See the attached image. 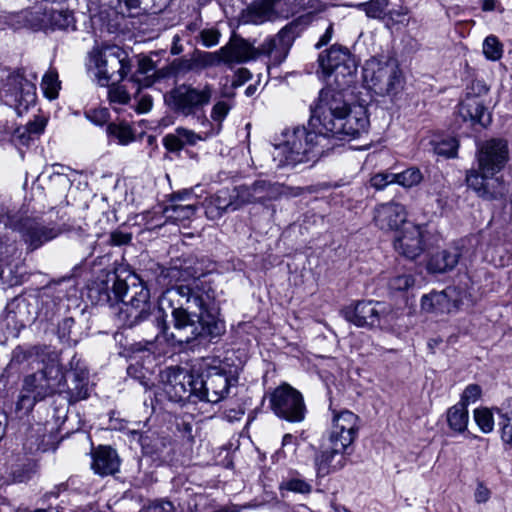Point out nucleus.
Listing matches in <instances>:
<instances>
[{
    "instance_id": "obj_1",
    "label": "nucleus",
    "mask_w": 512,
    "mask_h": 512,
    "mask_svg": "<svg viewBox=\"0 0 512 512\" xmlns=\"http://www.w3.org/2000/svg\"><path fill=\"white\" fill-rule=\"evenodd\" d=\"M369 119L363 106L349 107L342 92L323 89L309 120V129H287L282 143L274 146L279 166L315 162L329 151L332 139L350 140L367 132Z\"/></svg>"
},
{
    "instance_id": "obj_2",
    "label": "nucleus",
    "mask_w": 512,
    "mask_h": 512,
    "mask_svg": "<svg viewBox=\"0 0 512 512\" xmlns=\"http://www.w3.org/2000/svg\"><path fill=\"white\" fill-rule=\"evenodd\" d=\"M215 298L211 285L200 279L180 284L165 291L159 301V309H171L174 331L170 336L176 343H190L200 337L216 338L225 332V323L208 310Z\"/></svg>"
},
{
    "instance_id": "obj_3",
    "label": "nucleus",
    "mask_w": 512,
    "mask_h": 512,
    "mask_svg": "<svg viewBox=\"0 0 512 512\" xmlns=\"http://www.w3.org/2000/svg\"><path fill=\"white\" fill-rule=\"evenodd\" d=\"M105 290H99V302L117 304L116 317L126 327H133L146 320L154 306L150 301L149 289L135 275L122 280L117 275L108 278Z\"/></svg>"
},
{
    "instance_id": "obj_4",
    "label": "nucleus",
    "mask_w": 512,
    "mask_h": 512,
    "mask_svg": "<svg viewBox=\"0 0 512 512\" xmlns=\"http://www.w3.org/2000/svg\"><path fill=\"white\" fill-rule=\"evenodd\" d=\"M509 147L504 139L492 138L478 145L477 169L468 171L467 185L483 199L502 198L506 188L501 177H495L509 161Z\"/></svg>"
},
{
    "instance_id": "obj_5",
    "label": "nucleus",
    "mask_w": 512,
    "mask_h": 512,
    "mask_svg": "<svg viewBox=\"0 0 512 512\" xmlns=\"http://www.w3.org/2000/svg\"><path fill=\"white\" fill-rule=\"evenodd\" d=\"M298 24L291 22L283 27L276 36L266 39L260 47L255 48L243 38L233 36L220 48L224 64H240L261 55L269 58L273 65L281 64L297 36Z\"/></svg>"
},
{
    "instance_id": "obj_6",
    "label": "nucleus",
    "mask_w": 512,
    "mask_h": 512,
    "mask_svg": "<svg viewBox=\"0 0 512 512\" xmlns=\"http://www.w3.org/2000/svg\"><path fill=\"white\" fill-rule=\"evenodd\" d=\"M214 92V86L209 83H182L168 91L164 101L175 114L195 118L206 127L210 125V120L204 114V108L210 104Z\"/></svg>"
},
{
    "instance_id": "obj_7",
    "label": "nucleus",
    "mask_w": 512,
    "mask_h": 512,
    "mask_svg": "<svg viewBox=\"0 0 512 512\" xmlns=\"http://www.w3.org/2000/svg\"><path fill=\"white\" fill-rule=\"evenodd\" d=\"M64 380L65 375L57 356L49 357L41 371L25 377L17 409L30 411L37 401L60 391Z\"/></svg>"
},
{
    "instance_id": "obj_8",
    "label": "nucleus",
    "mask_w": 512,
    "mask_h": 512,
    "mask_svg": "<svg viewBox=\"0 0 512 512\" xmlns=\"http://www.w3.org/2000/svg\"><path fill=\"white\" fill-rule=\"evenodd\" d=\"M366 87L379 96L394 98L404 89V77L396 59L372 57L363 67Z\"/></svg>"
},
{
    "instance_id": "obj_9",
    "label": "nucleus",
    "mask_w": 512,
    "mask_h": 512,
    "mask_svg": "<svg viewBox=\"0 0 512 512\" xmlns=\"http://www.w3.org/2000/svg\"><path fill=\"white\" fill-rule=\"evenodd\" d=\"M90 61L100 86H108L110 82H121L132 68L127 53L116 45L94 48L90 53Z\"/></svg>"
},
{
    "instance_id": "obj_10",
    "label": "nucleus",
    "mask_w": 512,
    "mask_h": 512,
    "mask_svg": "<svg viewBox=\"0 0 512 512\" xmlns=\"http://www.w3.org/2000/svg\"><path fill=\"white\" fill-rule=\"evenodd\" d=\"M319 64L330 84H335L342 92L355 78L357 62L351 52L343 46L333 45L319 56Z\"/></svg>"
},
{
    "instance_id": "obj_11",
    "label": "nucleus",
    "mask_w": 512,
    "mask_h": 512,
    "mask_svg": "<svg viewBox=\"0 0 512 512\" xmlns=\"http://www.w3.org/2000/svg\"><path fill=\"white\" fill-rule=\"evenodd\" d=\"M0 99L20 116L35 104L36 87L21 74L0 68Z\"/></svg>"
},
{
    "instance_id": "obj_12",
    "label": "nucleus",
    "mask_w": 512,
    "mask_h": 512,
    "mask_svg": "<svg viewBox=\"0 0 512 512\" xmlns=\"http://www.w3.org/2000/svg\"><path fill=\"white\" fill-rule=\"evenodd\" d=\"M194 383L195 397L209 403L223 400L232 386L238 382L237 376L221 367H209L201 375H197Z\"/></svg>"
},
{
    "instance_id": "obj_13",
    "label": "nucleus",
    "mask_w": 512,
    "mask_h": 512,
    "mask_svg": "<svg viewBox=\"0 0 512 512\" xmlns=\"http://www.w3.org/2000/svg\"><path fill=\"white\" fill-rule=\"evenodd\" d=\"M272 411L281 419L301 422L305 418L306 407L302 394L288 384L277 387L269 396Z\"/></svg>"
},
{
    "instance_id": "obj_14",
    "label": "nucleus",
    "mask_w": 512,
    "mask_h": 512,
    "mask_svg": "<svg viewBox=\"0 0 512 512\" xmlns=\"http://www.w3.org/2000/svg\"><path fill=\"white\" fill-rule=\"evenodd\" d=\"M345 318L358 327L386 325L391 320V310L377 301H359L344 310Z\"/></svg>"
},
{
    "instance_id": "obj_15",
    "label": "nucleus",
    "mask_w": 512,
    "mask_h": 512,
    "mask_svg": "<svg viewBox=\"0 0 512 512\" xmlns=\"http://www.w3.org/2000/svg\"><path fill=\"white\" fill-rule=\"evenodd\" d=\"M191 193L188 191L177 192L172 196V204L166 206L161 212L154 213L151 220H147L149 229L160 228L165 222L179 223L190 219L196 211V204L190 202Z\"/></svg>"
},
{
    "instance_id": "obj_16",
    "label": "nucleus",
    "mask_w": 512,
    "mask_h": 512,
    "mask_svg": "<svg viewBox=\"0 0 512 512\" xmlns=\"http://www.w3.org/2000/svg\"><path fill=\"white\" fill-rule=\"evenodd\" d=\"M163 392L172 402H182L195 396L196 377L184 369L169 367L161 374Z\"/></svg>"
},
{
    "instance_id": "obj_17",
    "label": "nucleus",
    "mask_w": 512,
    "mask_h": 512,
    "mask_svg": "<svg viewBox=\"0 0 512 512\" xmlns=\"http://www.w3.org/2000/svg\"><path fill=\"white\" fill-rule=\"evenodd\" d=\"M467 293L459 287H447L439 292H431L421 299V308L425 312L449 314L458 311L464 303Z\"/></svg>"
},
{
    "instance_id": "obj_18",
    "label": "nucleus",
    "mask_w": 512,
    "mask_h": 512,
    "mask_svg": "<svg viewBox=\"0 0 512 512\" xmlns=\"http://www.w3.org/2000/svg\"><path fill=\"white\" fill-rule=\"evenodd\" d=\"M358 420V416L348 410L335 413L328 442L341 449H347L356 439Z\"/></svg>"
},
{
    "instance_id": "obj_19",
    "label": "nucleus",
    "mask_w": 512,
    "mask_h": 512,
    "mask_svg": "<svg viewBox=\"0 0 512 512\" xmlns=\"http://www.w3.org/2000/svg\"><path fill=\"white\" fill-rule=\"evenodd\" d=\"M27 21L36 30H66L75 27L73 14L63 9H39L29 13Z\"/></svg>"
},
{
    "instance_id": "obj_20",
    "label": "nucleus",
    "mask_w": 512,
    "mask_h": 512,
    "mask_svg": "<svg viewBox=\"0 0 512 512\" xmlns=\"http://www.w3.org/2000/svg\"><path fill=\"white\" fill-rule=\"evenodd\" d=\"M394 249L408 259H415L422 254L425 247L424 231L421 226L406 223L394 238Z\"/></svg>"
},
{
    "instance_id": "obj_21",
    "label": "nucleus",
    "mask_w": 512,
    "mask_h": 512,
    "mask_svg": "<svg viewBox=\"0 0 512 512\" xmlns=\"http://www.w3.org/2000/svg\"><path fill=\"white\" fill-rule=\"evenodd\" d=\"M17 229L31 250L39 248L60 233L54 224H45L40 220L30 218L22 220Z\"/></svg>"
},
{
    "instance_id": "obj_22",
    "label": "nucleus",
    "mask_w": 512,
    "mask_h": 512,
    "mask_svg": "<svg viewBox=\"0 0 512 512\" xmlns=\"http://www.w3.org/2000/svg\"><path fill=\"white\" fill-rule=\"evenodd\" d=\"M405 207L396 202L383 203L378 205L374 210L375 225L383 231H399V227H403L407 220Z\"/></svg>"
},
{
    "instance_id": "obj_23",
    "label": "nucleus",
    "mask_w": 512,
    "mask_h": 512,
    "mask_svg": "<svg viewBox=\"0 0 512 512\" xmlns=\"http://www.w3.org/2000/svg\"><path fill=\"white\" fill-rule=\"evenodd\" d=\"M346 449H341L328 442L315 456L314 466L318 477H325L342 469L346 464Z\"/></svg>"
},
{
    "instance_id": "obj_24",
    "label": "nucleus",
    "mask_w": 512,
    "mask_h": 512,
    "mask_svg": "<svg viewBox=\"0 0 512 512\" xmlns=\"http://www.w3.org/2000/svg\"><path fill=\"white\" fill-rule=\"evenodd\" d=\"M458 114L463 121H469L472 125L487 126L491 122V115L479 95L467 93L459 104Z\"/></svg>"
},
{
    "instance_id": "obj_25",
    "label": "nucleus",
    "mask_w": 512,
    "mask_h": 512,
    "mask_svg": "<svg viewBox=\"0 0 512 512\" xmlns=\"http://www.w3.org/2000/svg\"><path fill=\"white\" fill-rule=\"evenodd\" d=\"M279 0H255L241 14L244 24H263L276 16L275 4Z\"/></svg>"
},
{
    "instance_id": "obj_26",
    "label": "nucleus",
    "mask_w": 512,
    "mask_h": 512,
    "mask_svg": "<svg viewBox=\"0 0 512 512\" xmlns=\"http://www.w3.org/2000/svg\"><path fill=\"white\" fill-rule=\"evenodd\" d=\"M119 464L118 455L111 447L100 446L92 454L91 467L101 476L114 474L118 471Z\"/></svg>"
},
{
    "instance_id": "obj_27",
    "label": "nucleus",
    "mask_w": 512,
    "mask_h": 512,
    "mask_svg": "<svg viewBox=\"0 0 512 512\" xmlns=\"http://www.w3.org/2000/svg\"><path fill=\"white\" fill-rule=\"evenodd\" d=\"M234 204L232 192L228 189H221L205 199L203 206L206 217L210 220H217L229 209L235 211Z\"/></svg>"
},
{
    "instance_id": "obj_28",
    "label": "nucleus",
    "mask_w": 512,
    "mask_h": 512,
    "mask_svg": "<svg viewBox=\"0 0 512 512\" xmlns=\"http://www.w3.org/2000/svg\"><path fill=\"white\" fill-rule=\"evenodd\" d=\"M461 256L456 246L443 249L433 254L428 261L427 269L432 273H444L455 268Z\"/></svg>"
},
{
    "instance_id": "obj_29",
    "label": "nucleus",
    "mask_w": 512,
    "mask_h": 512,
    "mask_svg": "<svg viewBox=\"0 0 512 512\" xmlns=\"http://www.w3.org/2000/svg\"><path fill=\"white\" fill-rule=\"evenodd\" d=\"M165 75L162 70L156 71V65L150 57L144 56L138 60V67L136 73L131 77V81L149 87L156 79Z\"/></svg>"
},
{
    "instance_id": "obj_30",
    "label": "nucleus",
    "mask_w": 512,
    "mask_h": 512,
    "mask_svg": "<svg viewBox=\"0 0 512 512\" xmlns=\"http://www.w3.org/2000/svg\"><path fill=\"white\" fill-rule=\"evenodd\" d=\"M446 417L448 426L452 431L459 434L466 432L469 423V413L463 403H457L449 408Z\"/></svg>"
},
{
    "instance_id": "obj_31",
    "label": "nucleus",
    "mask_w": 512,
    "mask_h": 512,
    "mask_svg": "<svg viewBox=\"0 0 512 512\" xmlns=\"http://www.w3.org/2000/svg\"><path fill=\"white\" fill-rule=\"evenodd\" d=\"M253 190L257 203L264 204L267 201L278 199L283 193V187L279 183L267 180H256L253 182Z\"/></svg>"
},
{
    "instance_id": "obj_32",
    "label": "nucleus",
    "mask_w": 512,
    "mask_h": 512,
    "mask_svg": "<svg viewBox=\"0 0 512 512\" xmlns=\"http://www.w3.org/2000/svg\"><path fill=\"white\" fill-rule=\"evenodd\" d=\"M499 415L501 427V438L507 443H512V398L505 400L500 407L495 409Z\"/></svg>"
},
{
    "instance_id": "obj_33",
    "label": "nucleus",
    "mask_w": 512,
    "mask_h": 512,
    "mask_svg": "<svg viewBox=\"0 0 512 512\" xmlns=\"http://www.w3.org/2000/svg\"><path fill=\"white\" fill-rule=\"evenodd\" d=\"M231 108V103L226 100H219L212 106L210 118L213 122L216 123V126L214 128L212 123L210 122L209 126L211 127V130L208 131L209 133H213V135H216L221 131L222 123L229 114Z\"/></svg>"
},
{
    "instance_id": "obj_34",
    "label": "nucleus",
    "mask_w": 512,
    "mask_h": 512,
    "mask_svg": "<svg viewBox=\"0 0 512 512\" xmlns=\"http://www.w3.org/2000/svg\"><path fill=\"white\" fill-rule=\"evenodd\" d=\"M193 62L196 69H206L208 67L218 66L223 63L220 49L216 52H206L196 50L193 54Z\"/></svg>"
},
{
    "instance_id": "obj_35",
    "label": "nucleus",
    "mask_w": 512,
    "mask_h": 512,
    "mask_svg": "<svg viewBox=\"0 0 512 512\" xmlns=\"http://www.w3.org/2000/svg\"><path fill=\"white\" fill-rule=\"evenodd\" d=\"M61 83L58 80V73L54 69L48 70L42 78L41 88L44 95L50 99H56L59 94Z\"/></svg>"
},
{
    "instance_id": "obj_36",
    "label": "nucleus",
    "mask_w": 512,
    "mask_h": 512,
    "mask_svg": "<svg viewBox=\"0 0 512 512\" xmlns=\"http://www.w3.org/2000/svg\"><path fill=\"white\" fill-rule=\"evenodd\" d=\"M232 195L235 202L234 210H237L246 204L257 203L255 192L253 190V183L251 185H241L235 187L232 191Z\"/></svg>"
},
{
    "instance_id": "obj_37",
    "label": "nucleus",
    "mask_w": 512,
    "mask_h": 512,
    "mask_svg": "<svg viewBox=\"0 0 512 512\" xmlns=\"http://www.w3.org/2000/svg\"><path fill=\"white\" fill-rule=\"evenodd\" d=\"M107 133L109 136L117 139L122 145H126L134 140V134L126 123H110L107 126Z\"/></svg>"
},
{
    "instance_id": "obj_38",
    "label": "nucleus",
    "mask_w": 512,
    "mask_h": 512,
    "mask_svg": "<svg viewBox=\"0 0 512 512\" xmlns=\"http://www.w3.org/2000/svg\"><path fill=\"white\" fill-rule=\"evenodd\" d=\"M394 176L395 183L406 188L418 185L423 179L421 171L415 167L408 168L401 173H394Z\"/></svg>"
},
{
    "instance_id": "obj_39",
    "label": "nucleus",
    "mask_w": 512,
    "mask_h": 512,
    "mask_svg": "<svg viewBox=\"0 0 512 512\" xmlns=\"http://www.w3.org/2000/svg\"><path fill=\"white\" fill-rule=\"evenodd\" d=\"M73 375L75 387L71 396L75 401L83 400L89 395L88 373L86 370H80L79 373H73Z\"/></svg>"
},
{
    "instance_id": "obj_40",
    "label": "nucleus",
    "mask_w": 512,
    "mask_h": 512,
    "mask_svg": "<svg viewBox=\"0 0 512 512\" xmlns=\"http://www.w3.org/2000/svg\"><path fill=\"white\" fill-rule=\"evenodd\" d=\"M483 53L489 60L496 61L502 57L503 46L494 35H489L483 42Z\"/></svg>"
},
{
    "instance_id": "obj_41",
    "label": "nucleus",
    "mask_w": 512,
    "mask_h": 512,
    "mask_svg": "<svg viewBox=\"0 0 512 512\" xmlns=\"http://www.w3.org/2000/svg\"><path fill=\"white\" fill-rule=\"evenodd\" d=\"M474 420L483 433H490L494 427V419L491 410L488 408H477L474 410Z\"/></svg>"
},
{
    "instance_id": "obj_42",
    "label": "nucleus",
    "mask_w": 512,
    "mask_h": 512,
    "mask_svg": "<svg viewBox=\"0 0 512 512\" xmlns=\"http://www.w3.org/2000/svg\"><path fill=\"white\" fill-rule=\"evenodd\" d=\"M176 131L178 133V137L182 142L183 147L186 145H196L199 141H204L208 137L213 135V133H209L208 131L204 132L203 134L196 133L195 131L184 127H178L176 128Z\"/></svg>"
},
{
    "instance_id": "obj_43",
    "label": "nucleus",
    "mask_w": 512,
    "mask_h": 512,
    "mask_svg": "<svg viewBox=\"0 0 512 512\" xmlns=\"http://www.w3.org/2000/svg\"><path fill=\"white\" fill-rule=\"evenodd\" d=\"M108 87V98L111 103L127 104L130 100V95L124 86L119 85V82H110Z\"/></svg>"
},
{
    "instance_id": "obj_44",
    "label": "nucleus",
    "mask_w": 512,
    "mask_h": 512,
    "mask_svg": "<svg viewBox=\"0 0 512 512\" xmlns=\"http://www.w3.org/2000/svg\"><path fill=\"white\" fill-rule=\"evenodd\" d=\"M387 5L388 0H370L369 2L358 4L357 7L364 10L370 18H380Z\"/></svg>"
},
{
    "instance_id": "obj_45",
    "label": "nucleus",
    "mask_w": 512,
    "mask_h": 512,
    "mask_svg": "<svg viewBox=\"0 0 512 512\" xmlns=\"http://www.w3.org/2000/svg\"><path fill=\"white\" fill-rule=\"evenodd\" d=\"M458 141L455 138H446L436 143L434 151L438 155L454 157L457 153Z\"/></svg>"
},
{
    "instance_id": "obj_46",
    "label": "nucleus",
    "mask_w": 512,
    "mask_h": 512,
    "mask_svg": "<svg viewBox=\"0 0 512 512\" xmlns=\"http://www.w3.org/2000/svg\"><path fill=\"white\" fill-rule=\"evenodd\" d=\"M414 285V278L409 274H400L392 277L389 287L395 291H405Z\"/></svg>"
},
{
    "instance_id": "obj_47",
    "label": "nucleus",
    "mask_w": 512,
    "mask_h": 512,
    "mask_svg": "<svg viewBox=\"0 0 512 512\" xmlns=\"http://www.w3.org/2000/svg\"><path fill=\"white\" fill-rule=\"evenodd\" d=\"M482 390L477 384L468 385L462 393L459 403H463L465 407L475 403L481 396Z\"/></svg>"
},
{
    "instance_id": "obj_48",
    "label": "nucleus",
    "mask_w": 512,
    "mask_h": 512,
    "mask_svg": "<svg viewBox=\"0 0 512 512\" xmlns=\"http://www.w3.org/2000/svg\"><path fill=\"white\" fill-rule=\"evenodd\" d=\"M395 183L394 173L382 172L375 174L370 179V184L377 190L384 189L387 185Z\"/></svg>"
},
{
    "instance_id": "obj_49",
    "label": "nucleus",
    "mask_w": 512,
    "mask_h": 512,
    "mask_svg": "<svg viewBox=\"0 0 512 512\" xmlns=\"http://www.w3.org/2000/svg\"><path fill=\"white\" fill-rule=\"evenodd\" d=\"M200 39L205 47H213L219 43L220 32L217 29H203L200 32Z\"/></svg>"
},
{
    "instance_id": "obj_50",
    "label": "nucleus",
    "mask_w": 512,
    "mask_h": 512,
    "mask_svg": "<svg viewBox=\"0 0 512 512\" xmlns=\"http://www.w3.org/2000/svg\"><path fill=\"white\" fill-rule=\"evenodd\" d=\"M86 118L96 125H103L109 120V112L106 108L93 109L86 112Z\"/></svg>"
},
{
    "instance_id": "obj_51",
    "label": "nucleus",
    "mask_w": 512,
    "mask_h": 512,
    "mask_svg": "<svg viewBox=\"0 0 512 512\" xmlns=\"http://www.w3.org/2000/svg\"><path fill=\"white\" fill-rule=\"evenodd\" d=\"M284 488L289 491L301 493V494H308L311 492V485L301 479L288 480L285 483Z\"/></svg>"
},
{
    "instance_id": "obj_52",
    "label": "nucleus",
    "mask_w": 512,
    "mask_h": 512,
    "mask_svg": "<svg viewBox=\"0 0 512 512\" xmlns=\"http://www.w3.org/2000/svg\"><path fill=\"white\" fill-rule=\"evenodd\" d=\"M171 69L175 73H185L191 70H196V66L193 62V56L190 59H178L172 62Z\"/></svg>"
},
{
    "instance_id": "obj_53",
    "label": "nucleus",
    "mask_w": 512,
    "mask_h": 512,
    "mask_svg": "<svg viewBox=\"0 0 512 512\" xmlns=\"http://www.w3.org/2000/svg\"><path fill=\"white\" fill-rule=\"evenodd\" d=\"M163 144L169 151L175 152L183 148L182 142L178 137V133L175 130L174 133H169L163 138Z\"/></svg>"
},
{
    "instance_id": "obj_54",
    "label": "nucleus",
    "mask_w": 512,
    "mask_h": 512,
    "mask_svg": "<svg viewBox=\"0 0 512 512\" xmlns=\"http://www.w3.org/2000/svg\"><path fill=\"white\" fill-rule=\"evenodd\" d=\"M111 241L114 245H124L131 241V235L121 231H115L111 234Z\"/></svg>"
},
{
    "instance_id": "obj_55",
    "label": "nucleus",
    "mask_w": 512,
    "mask_h": 512,
    "mask_svg": "<svg viewBox=\"0 0 512 512\" xmlns=\"http://www.w3.org/2000/svg\"><path fill=\"white\" fill-rule=\"evenodd\" d=\"M46 122L44 119H38L34 122H30L27 125V131L30 134H40L45 128Z\"/></svg>"
},
{
    "instance_id": "obj_56",
    "label": "nucleus",
    "mask_w": 512,
    "mask_h": 512,
    "mask_svg": "<svg viewBox=\"0 0 512 512\" xmlns=\"http://www.w3.org/2000/svg\"><path fill=\"white\" fill-rule=\"evenodd\" d=\"M297 438L292 434H285L282 439V448H289L292 453L296 451Z\"/></svg>"
},
{
    "instance_id": "obj_57",
    "label": "nucleus",
    "mask_w": 512,
    "mask_h": 512,
    "mask_svg": "<svg viewBox=\"0 0 512 512\" xmlns=\"http://www.w3.org/2000/svg\"><path fill=\"white\" fill-rule=\"evenodd\" d=\"M152 105V98L150 96L145 95L139 100L137 111L139 113H146L151 110Z\"/></svg>"
},
{
    "instance_id": "obj_58",
    "label": "nucleus",
    "mask_w": 512,
    "mask_h": 512,
    "mask_svg": "<svg viewBox=\"0 0 512 512\" xmlns=\"http://www.w3.org/2000/svg\"><path fill=\"white\" fill-rule=\"evenodd\" d=\"M152 509L154 512H173L174 506L170 501H159L152 506Z\"/></svg>"
},
{
    "instance_id": "obj_59",
    "label": "nucleus",
    "mask_w": 512,
    "mask_h": 512,
    "mask_svg": "<svg viewBox=\"0 0 512 512\" xmlns=\"http://www.w3.org/2000/svg\"><path fill=\"white\" fill-rule=\"evenodd\" d=\"M490 492L489 490L484 487L483 485H479L475 492V500L478 503L486 502L489 499Z\"/></svg>"
},
{
    "instance_id": "obj_60",
    "label": "nucleus",
    "mask_w": 512,
    "mask_h": 512,
    "mask_svg": "<svg viewBox=\"0 0 512 512\" xmlns=\"http://www.w3.org/2000/svg\"><path fill=\"white\" fill-rule=\"evenodd\" d=\"M332 34H333V25L330 24L325 33L321 36V38L319 39V41L317 42L316 44V48H320L322 47L323 45H326L332 38Z\"/></svg>"
},
{
    "instance_id": "obj_61",
    "label": "nucleus",
    "mask_w": 512,
    "mask_h": 512,
    "mask_svg": "<svg viewBox=\"0 0 512 512\" xmlns=\"http://www.w3.org/2000/svg\"><path fill=\"white\" fill-rule=\"evenodd\" d=\"M183 48L182 46L180 45V37L179 35H175L173 37V43H172V47H171V53L173 55H178L182 52Z\"/></svg>"
},
{
    "instance_id": "obj_62",
    "label": "nucleus",
    "mask_w": 512,
    "mask_h": 512,
    "mask_svg": "<svg viewBox=\"0 0 512 512\" xmlns=\"http://www.w3.org/2000/svg\"><path fill=\"white\" fill-rule=\"evenodd\" d=\"M497 0H483L482 10L493 11L496 8Z\"/></svg>"
},
{
    "instance_id": "obj_63",
    "label": "nucleus",
    "mask_w": 512,
    "mask_h": 512,
    "mask_svg": "<svg viewBox=\"0 0 512 512\" xmlns=\"http://www.w3.org/2000/svg\"><path fill=\"white\" fill-rule=\"evenodd\" d=\"M443 188L442 185H439L437 187H431L429 190H428V193L429 194H436V195H441L442 194V191L441 189Z\"/></svg>"
},
{
    "instance_id": "obj_64",
    "label": "nucleus",
    "mask_w": 512,
    "mask_h": 512,
    "mask_svg": "<svg viewBox=\"0 0 512 512\" xmlns=\"http://www.w3.org/2000/svg\"><path fill=\"white\" fill-rule=\"evenodd\" d=\"M186 29L190 32H194L199 29V25L197 22H192L186 26Z\"/></svg>"
}]
</instances>
